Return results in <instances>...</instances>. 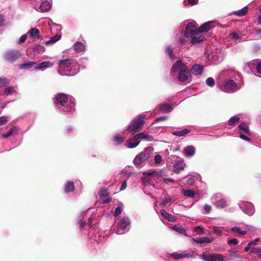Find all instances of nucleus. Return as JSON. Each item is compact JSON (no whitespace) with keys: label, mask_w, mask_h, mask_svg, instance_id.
Here are the masks:
<instances>
[{"label":"nucleus","mask_w":261,"mask_h":261,"mask_svg":"<svg viewBox=\"0 0 261 261\" xmlns=\"http://www.w3.org/2000/svg\"><path fill=\"white\" fill-rule=\"evenodd\" d=\"M58 63V73L61 75H73L79 70L77 62L73 59L60 60Z\"/></svg>","instance_id":"obj_1"},{"label":"nucleus","mask_w":261,"mask_h":261,"mask_svg":"<svg viewBox=\"0 0 261 261\" xmlns=\"http://www.w3.org/2000/svg\"><path fill=\"white\" fill-rule=\"evenodd\" d=\"M141 139H145L151 141L153 140V137L151 136L145 134L143 132L139 133L127 140L126 146L128 148H134L139 144Z\"/></svg>","instance_id":"obj_2"},{"label":"nucleus","mask_w":261,"mask_h":261,"mask_svg":"<svg viewBox=\"0 0 261 261\" xmlns=\"http://www.w3.org/2000/svg\"><path fill=\"white\" fill-rule=\"evenodd\" d=\"M144 118V115H141L137 118L134 119L127 127L126 131L133 134L141 131L145 123Z\"/></svg>","instance_id":"obj_3"},{"label":"nucleus","mask_w":261,"mask_h":261,"mask_svg":"<svg viewBox=\"0 0 261 261\" xmlns=\"http://www.w3.org/2000/svg\"><path fill=\"white\" fill-rule=\"evenodd\" d=\"M153 148L149 146L146 148L144 151L136 156L133 160V163L135 165L143 164L152 154Z\"/></svg>","instance_id":"obj_4"},{"label":"nucleus","mask_w":261,"mask_h":261,"mask_svg":"<svg viewBox=\"0 0 261 261\" xmlns=\"http://www.w3.org/2000/svg\"><path fill=\"white\" fill-rule=\"evenodd\" d=\"M21 55L19 50L11 49L5 53L4 58L7 62L13 63L19 59L21 57Z\"/></svg>","instance_id":"obj_5"},{"label":"nucleus","mask_w":261,"mask_h":261,"mask_svg":"<svg viewBox=\"0 0 261 261\" xmlns=\"http://www.w3.org/2000/svg\"><path fill=\"white\" fill-rule=\"evenodd\" d=\"M68 96L66 94L58 93L55 96V103L58 108L61 109L68 102Z\"/></svg>","instance_id":"obj_6"},{"label":"nucleus","mask_w":261,"mask_h":261,"mask_svg":"<svg viewBox=\"0 0 261 261\" xmlns=\"http://www.w3.org/2000/svg\"><path fill=\"white\" fill-rule=\"evenodd\" d=\"M198 33L195 22H188L185 30V36L186 37H189L191 36L197 35Z\"/></svg>","instance_id":"obj_7"},{"label":"nucleus","mask_w":261,"mask_h":261,"mask_svg":"<svg viewBox=\"0 0 261 261\" xmlns=\"http://www.w3.org/2000/svg\"><path fill=\"white\" fill-rule=\"evenodd\" d=\"M201 258L204 261H224L223 255L218 253L202 254Z\"/></svg>","instance_id":"obj_8"},{"label":"nucleus","mask_w":261,"mask_h":261,"mask_svg":"<svg viewBox=\"0 0 261 261\" xmlns=\"http://www.w3.org/2000/svg\"><path fill=\"white\" fill-rule=\"evenodd\" d=\"M215 27L214 22L210 21L202 24L197 30L198 33L207 32L212 28Z\"/></svg>","instance_id":"obj_9"},{"label":"nucleus","mask_w":261,"mask_h":261,"mask_svg":"<svg viewBox=\"0 0 261 261\" xmlns=\"http://www.w3.org/2000/svg\"><path fill=\"white\" fill-rule=\"evenodd\" d=\"M129 224L130 221L128 218H123L121 219L117 225V232H119V233H121L122 232H120V230H123L125 229L129 225Z\"/></svg>","instance_id":"obj_10"},{"label":"nucleus","mask_w":261,"mask_h":261,"mask_svg":"<svg viewBox=\"0 0 261 261\" xmlns=\"http://www.w3.org/2000/svg\"><path fill=\"white\" fill-rule=\"evenodd\" d=\"M191 75V72L188 68L186 69L181 70L179 73L178 79L180 82H185L187 81Z\"/></svg>","instance_id":"obj_11"},{"label":"nucleus","mask_w":261,"mask_h":261,"mask_svg":"<svg viewBox=\"0 0 261 261\" xmlns=\"http://www.w3.org/2000/svg\"><path fill=\"white\" fill-rule=\"evenodd\" d=\"M187 68H188L187 66L183 64L180 60H178L173 65L172 67L171 71L172 72H175L179 70H180L181 71L186 69Z\"/></svg>","instance_id":"obj_12"},{"label":"nucleus","mask_w":261,"mask_h":261,"mask_svg":"<svg viewBox=\"0 0 261 261\" xmlns=\"http://www.w3.org/2000/svg\"><path fill=\"white\" fill-rule=\"evenodd\" d=\"M204 66L202 65H199L198 64H194L191 69V72L195 75L201 74Z\"/></svg>","instance_id":"obj_13"},{"label":"nucleus","mask_w":261,"mask_h":261,"mask_svg":"<svg viewBox=\"0 0 261 261\" xmlns=\"http://www.w3.org/2000/svg\"><path fill=\"white\" fill-rule=\"evenodd\" d=\"M161 215L168 221L174 222L176 221V218L174 216H173L168 213L164 209H162L160 211Z\"/></svg>","instance_id":"obj_14"},{"label":"nucleus","mask_w":261,"mask_h":261,"mask_svg":"<svg viewBox=\"0 0 261 261\" xmlns=\"http://www.w3.org/2000/svg\"><path fill=\"white\" fill-rule=\"evenodd\" d=\"M224 88L228 90H233L237 87V84L232 80H229L224 84Z\"/></svg>","instance_id":"obj_15"},{"label":"nucleus","mask_w":261,"mask_h":261,"mask_svg":"<svg viewBox=\"0 0 261 261\" xmlns=\"http://www.w3.org/2000/svg\"><path fill=\"white\" fill-rule=\"evenodd\" d=\"M186 167V164L183 161H180L174 165L173 171L175 173H179L183 170Z\"/></svg>","instance_id":"obj_16"},{"label":"nucleus","mask_w":261,"mask_h":261,"mask_svg":"<svg viewBox=\"0 0 261 261\" xmlns=\"http://www.w3.org/2000/svg\"><path fill=\"white\" fill-rule=\"evenodd\" d=\"M54 65V63L49 61H44L40 63L36 64L35 68L36 69H41L46 67H51Z\"/></svg>","instance_id":"obj_17"},{"label":"nucleus","mask_w":261,"mask_h":261,"mask_svg":"<svg viewBox=\"0 0 261 261\" xmlns=\"http://www.w3.org/2000/svg\"><path fill=\"white\" fill-rule=\"evenodd\" d=\"M158 107L160 111L165 113H170L173 110L172 107L169 104L166 103H161Z\"/></svg>","instance_id":"obj_18"},{"label":"nucleus","mask_w":261,"mask_h":261,"mask_svg":"<svg viewBox=\"0 0 261 261\" xmlns=\"http://www.w3.org/2000/svg\"><path fill=\"white\" fill-rule=\"evenodd\" d=\"M36 62L34 61H29L27 63L21 64L19 66V68L20 69L28 70L31 69L34 66H36Z\"/></svg>","instance_id":"obj_19"},{"label":"nucleus","mask_w":261,"mask_h":261,"mask_svg":"<svg viewBox=\"0 0 261 261\" xmlns=\"http://www.w3.org/2000/svg\"><path fill=\"white\" fill-rule=\"evenodd\" d=\"M51 4L47 1L42 2L40 6L39 9L42 12H47L51 8Z\"/></svg>","instance_id":"obj_20"},{"label":"nucleus","mask_w":261,"mask_h":261,"mask_svg":"<svg viewBox=\"0 0 261 261\" xmlns=\"http://www.w3.org/2000/svg\"><path fill=\"white\" fill-rule=\"evenodd\" d=\"M207 38H206L204 35H201L198 37H193L191 38V42L192 44H198L202 41H203L204 40H206Z\"/></svg>","instance_id":"obj_21"},{"label":"nucleus","mask_w":261,"mask_h":261,"mask_svg":"<svg viewBox=\"0 0 261 261\" xmlns=\"http://www.w3.org/2000/svg\"><path fill=\"white\" fill-rule=\"evenodd\" d=\"M74 49L76 52H83L85 50V46L81 42H77L74 44Z\"/></svg>","instance_id":"obj_22"},{"label":"nucleus","mask_w":261,"mask_h":261,"mask_svg":"<svg viewBox=\"0 0 261 261\" xmlns=\"http://www.w3.org/2000/svg\"><path fill=\"white\" fill-rule=\"evenodd\" d=\"M239 129L244 131L247 135L250 136L251 133L250 132L248 126L247 125L246 122H243L241 123L238 126Z\"/></svg>","instance_id":"obj_23"},{"label":"nucleus","mask_w":261,"mask_h":261,"mask_svg":"<svg viewBox=\"0 0 261 261\" xmlns=\"http://www.w3.org/2000/svg\"><path fill=\"white\" fill-rule=\"evenodd\" d=\"M74 190V185L73 181H68L65 187V191L66 193L72 192Z\"/></svg>","instance_id":"obj_24"},{"label":"nucleus","mask_w":261,"mask_h":261,"mask_svg":"<svg viewBox=\"0 0 261 261\" xmlns=\"http://www.w3.org/2000/svg\"><path fill=\"white\" fill-rule=\"evenodd\" d=\"M18 128L16 126H13L7 133L3 134L2 136L4 138H8L13 134H17L18 133Z\"/></svg>","instance_id":"obj_25"},{"label":"nucleus","mask_w":261,"mask_h":261,"mask_svg":"<svg viewBox=\"0 0 261 261\" xmlns=\"http://www.w3.org/2000/svg\"><path fill=\"white\" fill-rule=\"evenodd\" d=\"M75 104L73 102L67 103L63 108H61L65 112H71L75 110Z\"/></svg>","instance_id":"obj_26"},{"label":"nucleus","mask_w":261,"mask_h":261,"mask_svg":"<svg viewBox=\"0 0 261 261\" xmlns=\"http://www.w3.org/2000/svg\"><path fill=\"white\" fill-rule=\"evenodd\" d=\"M190 130L185 128L181 131H174L172 133V135L174 136H176L177 137H184L187 135L189 133H190Z\"/></svg>","instance_id":"obj_27"},{"label":"nucleus","mask_w":261,"mask_h":261,"mask_svg":"<svg viewBox=\"0 0 261 261\" xmlns=\"http://www.w3.org/2000/svg\"><path fill=\"white\" fill-rule=\"evenodd\" d=\"M195 153V148L193 146H188L185 148V153L187 156H190L193 155Z\"/></svg>","instance_id":"obj_28"},{"label":"nucleus","mask_w":261,"mask_h":261,"mask_svg":"<svg viewBox=\"0 0 261 261\" xmlns=\"http://www.w3.org/2000/svg\"><path fill=\"white\" fill-rule=\"evenodd\" d=\"M169 256L174 258L175 259H179L181 258L187 257L189 254H181L177 252H174L173 253L169 254Z\"/></svg>","instance_id":"obj_29"},{"label":"nucleus","mask_w":261,"mask_h":261,"mask_svg":"<svg viewBox=\"0 0 261 261\" xmlns=\"http://www.w3.org/2000/svg\"><path fill=\"white\" fill-rule=\"evenodd\" d=\"M31 36L37 38L39 39L40 38V36L39 35L40 32L39 30L37 28H32L29 32Z\"/></svg>","instance_id":"obj_30"},{"label":"nucleus","mask_w":261,"mask_h":261,"mask_svg":"<svg viewBox=\"0 0 261 261\" xmlns=\"http://www.w3.org/2000/svg\"><path fill=\"white\" fill-rule=\"evenodd\" d=\"M212 239L208 237H201L200 238H197L195 240V242L198 244L206 243H210L212 241Z\"/></svg>","instance_id":"obj_31"},{"label":"nucleus","mask_w":261,"mask_h":261,"mask_svg":"<svg viewBox=\"0 0 261 261\" xmlns=\"http://www.w3.org/2000/svg\"><path fill=\"white\" fill-rule=\"evenodd\" d=\"M240 118L238 116H234L229 119L228 124L229 126H233L236 123H238L240 121Z\"/></svg>","instance_id":"obj_32"},{"label":"nucleus","mask_w":261,"mask_h":261,"mask_svg":"<svg viewBox=\"0 0 261 261\" xmlns=\"http://www.w3.org/2000/svg\"><path fill=\"white\" fill-rule=\"evenodd\" d=\"M247 11H248V8L244 7L243 9H242L239 11L234 12V14L237 16L242 17V16H245L247 14Z\"/></svg>","instance_id":"obj_33"},{"label":"nucleus","mask_w":261,"mask_h":261,"mask_svg":"<svg viewBox=\"0 0 261 261\" xmlns=\"http://www.w3.org/2000/svg\"><path fill=\"white\" fill-rule=\"evenodd\" d=\"M98 194L101 197H105L110 195V192L107 188L103 187L100 189Z\"/></svg>","instance_id":"obj_34"},{"label":"nucleus","mask_w":261,"mask_h":261,"mask_svg":"<svg viewBox=\"0 0 261 261\" xmlns=\"http://www.w3.org/2000/svg\"><path fill=\"white\" fill-rule=\"evenodd\" d=\"M259 240H260L259 238H256L253 241H252L250 242L248 244L247 246L245 247V248H244L245 252H247L249 251V250L251 248V246L252 245H255L256 244L257 242L259 241Z\"/></svg>","instance_id":"obj_35"},{"label":"nucleus","mask_w":261,"mask_h":261,"mask_svg":"<svg viewBox=\"0 0 261 261\" xmlns=\"http://www.w3.org/2000/svg\"><path fill=\"white\" fill-rule=\"evenodd\" d=\"M181 193L185 196L188 197H193L195 195V192L192 190H184L182 189Z\"/></svg>","instance_id":"obj_36"},{"label":"nucleus","mask_w":261,"mask_h":261,"mask_svg":"<svg viewBox=\"0 0 261 261\" xmlns=\"http://www.w3.org/2000/svg\"><path fill=\"white\" fill-rule=\"evenodd\" d=\"M216 206L219 208H223L227 206L226 202L224 199H220L216 202Z\"/></svg>","instance_id":"obj_37"},{"label":"nucleus","mask_w":261,"mask_h":261,"mask_svg":"<svg viewBox=\"0 0 261 261\" xmlns=\"http://www.w3.org/2000/svg\"><path fill=\"white\" fill-rule=\"evenodd\" d=\"M61 37V36L59 34H56L55 36L50 38V40L46 41V44H48L49 43H54L59 40Z\"/></svg>","instance_id":"obj_38"},{"label":"nucleus","mask_w":261,"mask_h":261,"mask_svg":"<svg viewBox=\"0 0 261 261\" xmlns=\"http://www.w3.org/2000/svg\"><path fill=\"white\" fill-rule=\"evenodd\" d=\"M172 200V199L171 197H166L164 198L163 201L161 203L160 206L163 207H165L169 202L172 203L175 200H173L172 201H171Z\"/></svg>","instance_id":"obj_39"},{"label":"nucleus","mask_w":261,"mask_h":261,"mask_svg":"<svg viewBox=\"0 0 261 261\" xmlns=\"http://www.w3.org/2000/svg\"><path fill=\"white\" fill-rule=\"evenodd\" d=\"M44 46L37 44L35 45L34 47H33V51L36 54H39L40 53H42L44 51Z\"/></svg>","instance_id":"obj_40"},{"label":"nucleus","mask_w":261,"mask_h":261,"mask_svg":"<svg viewBox=\"0 0 261 261\" xmlns=\"http://www.w3.org/2000/svg\"><path fill=\"white\" fill-rule=\"evenodd\" d=\"M125 140V138L123 137H120L118 135H116L114 138V142L116 145H118L121 143L123 142Z\"/></svg>","instance_id":"obj_41"},{"label":"nucleus","mask_w":261,"mask_h":261,"mask_svg":"<svg viewBox=\"0 0 261 261\" xmlns=\"http://www.w3.org/2000/svg\"><path fill=\"white\" fill-rule=\"evenodd\" d=\"M173 230H175L176 231H177V232H178L179 233L187 235V233H186L187 232H186V229L181 227H179V226L175 225V226H173Z\"/></svg>","instance_id":"obj_42"},{"label":"nucleus","mask_w":261,"mask_h":261,"mask_svg":"<svg viewBox=\"0 0 261 261\" xmlns=\"http://www.w3.org/2000/svg\"><path fill=\"white\" fill-rule=\"evenodd\" d=\"M232 231L238 233L241 235H245L247 233L246 231H243L241 230L240 227H233L231 228Z\"/></svg>","instance_id":"obj_43"},{"label":"nucleus","mask_w":261,"mask_h":261,"mask_svg":"<svg viewBox=\"0 0 261 261\" xmlns=\"http://www.w3.org/2000/svg\"><path fill=\"white\" fill-rule=\"evenodd\" d=\"M10 80L5 77H0V87L5 86L9 84Z\"/></svg>","instance_id":"obj_44"},{"label":"nucleus","mask_w":261,"mask_h":261,"mask_svg":"<svg viewBox=\"0 0 261 261\" xmlns=\"http://www.w3.org/2000/svg\"><path fill=\"white\" fill-rule=\"evenodd\" d=\"M206 84L210 87H213L215 84V81L213 77H209L206 80Z\"/></svg>","instance_id":"obj_45"},{"label":"nucleus","mask_w":261,"mask_h":261,"mask_svg":"<svg viewBox=\"0 0 261 261\" xmlns=\"http://www.w3.org/2000/svg\"><path fill=\"white\" fill-rule=\"evenodd\" d=\"M166 53L169 56L171 59L173 58L174 57L173 49L171 48L170 47L168 46L167 47Z\"/></svg>","instance_id":"obj_46"},{"label":"nucleus","mask_w":261,"mask_h":261,"mask_svg":"<svg viewBox=\"0 0 261 261\" xmlns=\"http://www.w3.org/2000/svg\"><path fill=\"white\" fill-rule=\"evenodd\" d=\"M195 231L200 234H203L204 232L203 228L199 226L195 227Z\"/></svg>","instance_id":"obj_47"},{"label":"nucleus","mask_w":261,"mask_h":261,"mask_svg":"<svg viewBox=\"0 0 261 261\" xmlns=\"http://www.w3.org/2000/svg\"><path fill=\"white\" fill-rule=\"evenodd\" d=\"M14 91L13 87H7L5 90V93L7 95H11L12 94Z\"/></svg>","instance_id":"obj_48"},{"label":"nucleus","mask_w":261,"mask_h":261,"mask_svg":"<svg viewBox=\"0 0 261 261\" xmlns=\"http://www.w3.org/2000/svg\"><path fill=\"white\" fill-rule=\"evenodd\" d=\"M212 229L215 234L217 235H221L222 233V231L216 226H213Z\"/></svg>","instance_id":"obj_49"},{"label":"nucleus","mask_w":261,"mask_h":261,"mask_svg":"<svg viewBox=\"0 0 261 261\" xmlns=\"http://www.w3.org/2000/svg\"><path fill=\"white\" fill-rule=\"evenodd\" d=\"M227 243L229 245L233 244L234 245H237L238 244V240L236 238L230 239L227 240Z\"/></svg>","instance_id":"obj_50"},{"label":"nucleus","mask_w":261,"mask_h":261,"mask_svg":"<svg viewBox=\"0 0 261 261\" xmlns=\"http://www.w3.org/2000/svg\"><path fill=\"white\" fill-rule=\"evenodd\" d=\"M8 121V119L6 116L0 117V125L6 124Z\"/></svg>","instance_id":"obj_51"},{"label":"nucleus","mask_w":261,"mask_h":261,"mask_svg":"<svg viewBox=\"0 0 261 261\" xmlns=\"http://www.w3.org/2000/svg\"><path fill=\"white\" fill-rule=\"evenodd\" d=\"M122 212V208L120 207H117L116 208L114 212V216H118Z\"/></svg>","instance_id":"obj_52"},{"label":"nucleus","mask_w":261,"mask_h":261,"mask_svg":"<svg viewBox=\"0 0 261 261\" xmlns=\"http://www.w3.org/2000/svg\"><path fill=\"white\" fill-rule=\"evenodd\" d=\"M230 36H231V38L234 39H239L241 38L240 36L235 32H232Z\"/></svg>","instance_id":"obj_53"},{"label":"nucleus","mask_w":261,"mask_h":261,"mask_svg":"<svg viewBox=\"0 0 261 261\" xmlns=\"http://www.w3.org/2000/svg\"><path fill=\"white\" fill-rule=\"evenodd\" d=\"M162 160L161 156L160 155H156L154 157V162L156 164H159Z\"/></svg>","instance_id":"obj_54"},{"label":"nucleus","mask_w":261,"mask_h":261,"mask_svg":"<svg viewBox=\"0 0 261 261\" xmlns=\"http://www.w3.org/2000/svg\"><path fill=\"white\" fill-rule=\"evenodd\" d=\"M204 209L206 213H208L210 212L212 207L210 205L205 204L204 206Z\"/></svg>","instance_id":"obj_55"},{"label":"nucleus","mask_w":261,"mask_h":261,"mask_svg":"<svg viewBox=\"0 0 261 261\" xmlns=\"http://www.w3.org/2000/svg\"><path fill=\"white\" fill-rule=\"evenodd\" d=\"M27 38V34L22 35L19 38V43L24 42L26 40Z\"/></svg>","instance_id":"obj_56"},{"label":"nucleus","mask_w":261,"mask_h":261,"mask_svg":"<svg viewBox=\"0 0 261 261\" xmlns=\"http://www.w3.org/2000/svg\"><path fill=\"white\" fill-rule=\"evenodd\" d=\"M240 137L242 139H243V140H244L245 141H248V142H250V141H251L250 138H249V137H247L246 136H245L244 134H240Z\"/></svg>","instance_id":"obj_57"},{"label":"nucleus","mask_w":261,"mask_h":261,"mask_svg":"<svg viewBox=\"0 0 261 261\" xmlns=\"http://www.w3.org/2000/svg\"><path fill=\"white\" fill-rule=\"evenodd\" d=\"M126 186H127L126 181H123L121 185L120 190L122 191V190H125L126 188Z\"/></svg>","instance_id":"obj_58"},{"label":"nucleus","mask_w":261,"mask_h":261,"mask_svg":"<svg viewBox=\"0 0 261 261\" xmlns=\"http://www.w3.org/2000/svg\"><path fill=\"white\" fill-rule=\"evenodd\" d=\"M164 182L168 184L169 182H174V180L172 178H164L163 179Z\"/></svg>","instance_id":"obj_59"},{"label":"nucleus","mask_w":261,"mask_h":261,"mask_svg":"<svg viewBox=\"0 0 261 261\" xmlns=\"http://www.w3.org/2000/svg\"><path fill=\"white\" fill-rule=\"evenodd\" d=\"M166 118H167V117L165 116H162V117H158V118H156L154 120V121L155 122H159L161 121L165 120L166 119Z\"/></svg>","instance_id":"obj_60"},{"label":"nucleus","mask_w":261,"mask_h":261,"mask_svg":"<svg viewBox=\"0 0 261 261\" xmlns=\"http://www.w3.org/2000/svg\"><path fill=\"white\" fill-rule=\"evenodd\" d=\"M256 69L258 73H261V62L257 64Z\"/></svg>","instance_id":"obj_61"},{"label":"nucleus","mask_w":261,"mask_h":261,"mask_svg":"<svg viewBox=\"0 0 261 261\" xmlns=\"http://www.w3.org/2000/svg\"><path fill=\"white\" fill-rule=\"evenodd\" d=\"M111 200H112V198L111 197H108L103 201L102 203H103V204L109 203L111 201Z\"/></svg>","instance_id":"obj_62"},{"label":"nucleus","mask_w":261,"mask_h":261,"mask_svg":"<svg viewBox=\"0 0 261 261\" xmlns=\"http://www.w3.org/2000/svg\"><path fill=\"white\" fill-rule=\"evenodd\" d=\"M194 183V179L193 178H190L189 179H188V180H187V184L188 185H192Z\"/></svg>","instance_id":"obj_63"},{"label":"nucleus","mask_w":261,"mask_h":261,"mask_svg":"<svg viewBox=\"0 0 261 261\" xmlns=\"http://www.w3.org/2000/svg\"><path fill=\"white\" fill-rule=\"evenodd\" d=\"M79 224H80V227L81 228H83L85 226V225L86 224V222L83 220H80L79 221Z\"/></svg>","instance_id":"obj_64"}]
</instances>
